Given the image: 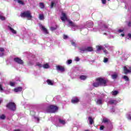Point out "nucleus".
Masks as SVG:
<instances>
[{"label":"nucleus","instance_id":"13d9d810","mask_svg":"<svg viewBox=\"0 0 131 131\" xmlns=\"http://www.w3.org/2000/svg\"><path fill=\"white\" fill-rule=\"evenodd\" d=\"M1 103H2V101H0V104H1Z\"/></svg>","mask_w":131,"mask_h":131},{"label":"nucleus","instance_id":"5fc2aeb1","mask_svg":"<svg viewBox=\"0 0 131 131\" xmlns=\"http://www.w3.org/2000/svg\"><path fill=\"white\" fill-rule=\"evenodd\" d=\"M101 1L103 5H105V4H106V0H101Z\"/></svg>","mask_w":131,"mask_h":131},{"label":"nucleus","instance_id":"1a4fd4ad","mask_svg":"<svg viewBox=\"0 0 131 131\" xmlns=\"http://www.w3.org/2000/svg\"><path fill=\"white\" fill-rule=\"evenodd\" d=\"M123 71H124V74H127V73H130L131 67H128V66L124 67Z\"/></svg>","mask_w":131,"mask_h":131},{"label":"nucleus","instance_id":"cd10ccee","mask_svg":"<svg viewBox=\"0 0 131 131\" xmlns=\"http://www.w3.org/2000/svg\"><path fill=\"white\" fill-rule=\"evenodd\" d=\"M39 20H43L45 19V17L43 16V14H39Z\"/></svg>","mask_w":131,"mask_h":131},{"label":"nucleus","instance_id":"4d7b16f0","mask_svg":"<svg viewBox=\"0 0 131 131\" xmlns=\"http://www.w3.org/2000/svg\"><path fill=\"white\" fill-rule=\"evenodd\" d=\"M115 111V110H113L112 111L113 112H114Z\"/></svg>","mask_w":131,"mask_h":131},{"label":"nucleus","instance_id":"de8ad7c7","mask_svg":"<svg viewBox=\"0 0 131 131\" xmlns=\"http://www.w3.org/2000/svg\"><path fill=\"white\" fill-rule=\"evenodd\" d=\"M30 114H31V115H32L33 116H34V114H35V112L32 111L30 112Z\"/></svg>","mask_w":131,"mask_h":131},{"label":"nucleus","instance_id":"39448f33","mask_svg":"<svg viewBox=\"0 0 131 131\" xmlns=\"http://www.w3.org/2000/svg\"><path fill=\"white\" fill-rule=\"evenodd\" d=\"M7 107L12 111H15V110H16V104H15L14 102H10L7 105Z\"/></svg>","mask_w":131,"mask_h":131},{"label":"nucleus","instance_id":"dca6fc26","mask_svg":"<svg viewBox=\"0 0 131 131\" xmlns=\"http://www.w3.org/2000/svg\"><path fill=\"white\" fill-rule=\"evenodd\" d=\"M57 70H58V71H61V72H64V71H65V69H64V68L60 66L57 67Z\"/></svg>","mask_w":131,"mask_h":131},{"label":"nucleus","instance_id":"c03bdc74","mask_svg":"<svg viewBox=\"0 0 131 131\" xmlns=\"http://www.w3.org/2000/svg\"><path fill=\"white\" fill-rule=\"evenodd\" d=\"M103 62H104V63H107V62H108V58H104Z\"/></svg>","mask_w":131,"mask_h":131},{"label":"nucleus","instance_id":"2f4dec72","mask_svg":"<svg viewBox=\"0 0 131 131\" xmlns=\"http://www.w3.org/2000/svg\"><path fill=\"white\" fill-rule=\"evenodd\" d=\"M51 31H54V30H56L57 29V26H55L54 27H52L50 28Z\"/></svg>","mask_w":131,"mask_h":131},{"label":"nucleus","instance_id":"8fccbe9b","mask_svg":"<svg viewBox=\"0 0 131 131\" xmlns=\"http://www.w3.org/2000/svg\"><path fill=\"white\" fill-rule=\"evenodd\" d=\"M34 118H35V119L36 120H37V121H39V118H37V117H36L35 116H34Z\"/></svg>","mask_w":131,"mask_h":131},{"label":"nucleus","instance_id":"4468645a","mask_svg":"<svg viewBox=\"0 0 131 131\" xmlns=\"http://www.w3.org/2000/svg\"><path fill=\"white\" fill-rule=\"evenodd\" d=\"M8 29L10 30L11 32H12V33H13V34H17V31L14 30V29H13L12 27L10 26H8Z\"/></svg>","mask_w":131,"mask_h":131},{"label":"nucleus","instance_id":"79ce46f5","mask_svg":"<svg viewBox=\"0 0 131 131\" xmlns=\"http://www.w3.org/2000/svg\"><path fill=\"white\" fill-rule=\"evenodd\" d=\"M17 2L18 3V4H20V5L24 4L23 2H22V1H21V0H18Z\"/></svg>","mask_w":131,"mask_h":131},{"label":"nucleus","instance_id":"864d4df0","mask_svg":"<svg viewBox=\"0 0 131 131\" xmlns=\"http://www.w3.org/2000/svg\"><path fill=\"white\" fill-rule=\"evenodd\" d=\"M127 35H128V39H131V34L128 33Z\"/></svg>","mask_w":131,"mask_h":131},{"label":"nucleus","instance_id":"c756f323","mask_svg":"<svg viewBox=\"0 0 131 131\" xmlns=\"http://www.w3.org/2000/svg\"><path fill=\"white\" fill-rule=\"evenodd\" d=\"M5 51V49H4V48H0V52H1V53H2L1 54H0V56H3L4 55V52Z\"/></svg>","mask_w":131,"mask_h":131},{"label":"nucleus","instance_id":"393cba45","mask_svg":"<svg viewBox=\"0 0 131 131\" xmlns=\"http://www.w3.org/2000/svg\"><path fill=\"white\" fill-rule=\"evenodd\" d=\"M93 51V47H86V52H92Z\"/></svg>","mask_w":131,"mask_h":131},{"label":"nucleus","instance_id":"c85d7f7f","mask_svg":"<svg viewBox=\"0 0 131 131\" xmlns=\"http://www.w3.org/2000/svg\"><path fill=\"white\" fill-rule=\"evenodd\" d=\"M43 67L45 69H48V68H50V66L49 65V64L46 63L43 66Z\"/></svg>","mask_w":131,"mask_h":131},{"label":"nucleus","instance_id":"603ef678","mask_svg":"<svg viewBox=\"0 0 131 131\" xmlns=\"http://www.w3.org/2000/svg\"><path fill=\"white\" fill-rule=\"evenodd\" d=\"M104 126H101L99 129L100 130H103V129H104Z\"/></svg>","mask_w":131,"mask_h":131},{"label":"nucleus","instance_id":"bf43d9fd","mask_svg":"<svg viewBox=\"0 0 131 131\" xmlns=\"http://www.w3.org/2000/svg\"><path fill=\"white\" fill-rule=\"evenodd\" d=\"M106 33H104V34H106Z\"/></svg>","mask_w":131,"mask_h":131},{"label":"nucleus","instance_id":"a19ab883","mask_svg":"<svg viewBox=\"0 0 131 131\" xmlns=\"http://www.w3.org/2000/svg\"><path fill=\"white\" fill-rule=\"evenodd\" d=\"M80 60V59H79V57H76L75 58V61H76V62H78V61H79Z\"/></svg>","mask_w":131,"mask_h":131},{"label":"nucleus","instance_id":"4be33fe9","mask_svg":"<svg viewBox=\"0 0 131 131\" xmlns=\"http://www.w3.org/2000/svg\"><path fill=\"white\" fill-rule=\"evenodd\" d=\"M109 104H111V105H114L115 104H117L116 100H110L109 101Z\"/></svg>","mask_w":131,"mask_h":131},{"label":"nucleus","instance_id":"f8f14e48","mask_svg":"<svg viewBox=\"0 0 131 131\" xmlns=\"http://www.w3.org/2000/svg\"><path fill=\"white\" fill-rule=\"evenodd\" d=\"M39 27L42 29L44 33H45L46 34H48V33H49V32L48 31V30H47V28L43 26L42 25H39Z\"/></svg>","mask_w":131,"mask_h":131},{"label":"nucleus","instance_id":"412c9836","mask_svg":"<svg viewBox=\"0 0 131 131\" xmlns=\"http://www.w3.org/2000/svg\"><path fill=\"white\" fill-rule=\"evenodd\" d=\"M117 76H118V74L116 73H115L113 75H112V78L113 79H116L117 78Z\"/></svg>","mask_w":131,"mask_h":131},{"label":"nucleus","instance_id":"58836bf2","mask_svg":"<svg viewBox=\"0 0 131 131\" xmlns=\"http://www.w3.org/2000/svg\"><path fill=\"white\" fill-rule=\"evenodd\" d=\"M54 5H55V3H54V2H51V6H50V8H51V9H52V8H53Z\"/></svg>","mask_w":131,"mask_h":131},{"label":"nucleus","instance_id":"423d86ee","mask_svg":"<svg viewBox=\"0 0 131 131\" xmlns=\"http://www.w3.org/2000/svg\"><path fill=\"white\" fill-rule=\"evenodd\" d=\"M100 27H101L100 26H98V27L94 29V31H103L104 30H108V28L107 27V26H105V25L102 26L101 29H100Z\"/></svg>","mask_w":131,"mask_h":131},{"label":"nucleus","instance_id":"2eb2a0df","mask_svg":"<svg viewBox=\"0 0 131 131\" xmlns=\"http://www.w3.org/2000/svg\"><path fill=\"white\" fill-rule=\"evenodd\" d=\"M86 26L88 27L89 28H91L94 26V23L92 21H88L86 23Z\"/></svg>","mask_w":131,"mask_h":131},{"label":"nucleus","instance_id":"5701e85b","mask_svg":"<svg viewBox=\"0 0 131 131\" xmlns=\"http://www.w3.org/2000/svg\"><path fill=\"white\" fill-rule=\"evenodd\" d=\"M126 117L129 120H131V112L127 113V114L126 115Z\"/></svg>","mask_w":131,"mask_h":131},{"label":"nucleus","instance_id":"052dcab7","mask_svg":"<svg viewBox=\"0 0 131 131\" xmlns=\"http://www.w3.org/2000/svg\"><path fill=\"white\" fill-rule=\"evenodd\" d=\"M112 127H113L112 125H111Z\"/></svg>","mask_w":131,"mask_h":131},{"label":"nucleus","instance_id":"9b49d317","mask_svg":"<svg viewBox=\"0 0 131 131\" xmlns=\"http://www.w3.org/2000/svg\"><path fill=\"white\" fill-rule=\"evenodd\" d=\"M14 62H16V63H17L18 64H23V60H22L21 59H20L18 57H16L14 58Z\"/></svg>","mask_w":131,"mask_h":131},{"label":"nucleus","instance_id":"0eeeda50","mask_svg":"<svg viewBox=\"0 0 131 131\" xmlns=\"http://www.w3.org/2000/svg\"><path fill=\"white\" fill-rule=\"evenodd\" d=\"M95 102L97 105H102L104 103V98H103V95L100 98H98L96 99Z\"/></svg>","mask_w":131,"mask_h":131},{"label":"nucleus","instance_id":"a878e982","mask_svg":"<svg viewBox=\"0 0 131 131\" xmlns=\"http://www.w3.org/2000/svg\"><path fill=\"white\" fill-rule=\"evenodd\" d=\"M0 20H2V21L6 20V17L3 16V13L0 14Z\"/></svg>","mask_w":131,"mask_h":131},{"label":"nucleus","instance_id":"20e7f679","mask_svg":"<svg viewBox=\"0 0 131 131\" xmlns=\"http://www.w3.org/2000/svg\"><path fill=\"white\" fill-rule=\"evenodd\" d=\"M58 111V107L56 105H50L47 109V112L50 113H55Z\"/></svg>","mask_w":131,"mask_h":131},{"label":"nucleus","instance_id":"473e14b6","mask_svg":"<svg viewBox=\"0 0 131 131\" xmlns=\"http://www.w3.org/2000/svg\"><path fill=\"white\" fill-rule=\"evenodd\" d=\"M9 83L11 86H14L15 84H16V82L12 81H10Z\"/></svg>","mask_w":131,"mask_h":131},{"label":"nucleus","instance_id":"a18cd8bd","mask_svg":"<svg viewBox=\"0 0 131 131\" xmlns=\"http://www.w3.org/2000/svg\"><path fill=\"white\" fill-rule=\"evenodd\" d=\"M103 53H104L105 55H108L109 54V52L107 50H103Z\"/></svg>","mask_w":131,"mask_h":131},{"label":"nucleus","instance_id":"7ed1b4c3","mask_svg":"<svg viewBox=\"0 0 131 131\" xmlns=\"http://www.w3.org/2000/svg\"><path fill=\"white\" fill-rule=\"evenodd\" d=\"M20 17L24 18H27L29 20H30L32 18V15H31V12L30 11H25L20 14Z\"/></svg>","mask_w":131,"mask_h":131},{"label":"nucleus","instance_id":"7c9ffc66","mask_svg":"<svg viewBox=\"0 0 131 131\" xmlns=\"http://www.w3.org/2000/svg\"><path fill=\"white\" fill-rule=\"evenodd\" d=\"M39 7L41 9H43V8H45V4H43V3H39Z\"/></svg>","mask_w":131,"mask_h":131},{"label":"nucleus","instance_id":"f3484780","mask_svg":"<svg viewBox=\"0 0 131 131\" xmlns=\"http://www.w3.org/2000/svg\"><path fill=\"white\" fill-rule=\"evenodd\" d=\"M22 87H17L14 89L15 93H19V92H22Z\"/></svg>","mask_w":131,"mask_h":131},{"label":"nucleus","instance_id":"3c124183","mask_svg":"<svg viewBox=\"0 0 131 131\" xmlns=\"http://www.w3.org/2000/svg\"><path fill=\"white\" fill-rule=\"evenodd\" d=\"M67 38H68V36L66 35H63V39H66Z\"/></svg>","mask_w":131,"mask_h":131},{"label":"nucleus","instance_id":"b1692460","mask_svg":"<svg viewBox=\"0 0 131 131\" xmlns=\"http://www.w3.org/2000/svg\"><path fill=\"white\" fill-rule=\"evenodd\" d=\"M88 119L89 121L90 124H93V122H94V119H93V118H92V117H89L88 118Z\"/></svg>","mask_w":131,"mask_h":131},{"label":"nucleus","instance_id":"bb28decb","mask_svg":"<svg viewBox=\"0 0 131 131\" xmlns=\"http://www.w3.org/2000/svg\"><path fill=\"white\" fill-rule=\"evenodd\" d=\"M111 94L113 96H116L118 94V91H113L112 92Z\"/></svg>","mask_w":131,"mask_h":131},{"label":"nucleus","instance_id":"a211bd4d","mask_svg":"<svg viewBox=\"0 0 131 131\" xmlns=\"http://www.w3.org/2000/svg\"><path fill=\"white\" fill-rule=\"evenodd\" d=\"M79 51L80 53H84V52H86V47L80 48Z\"/></svg>","mask_w":131,"mask_h":131},{"label":"nucleus","instance_id":"f704fd0d","mask_svg":"<svg viewBox=\"0 0 131 131\" xmlns=\"http://www.w3.org/2000/svg\"><path fill=\"white\" fill-rule=\"evenodd\" d=\"M71 63H72V60H71V59H69L67 61V64L68 65H70V64H71Z\"/></svg>","mask_w":131,"mask_h":131},{"label":"nucleus","instance_id":"6e6d98bb","mask_svg":"<svg viewBox=\"0 0 131 131\" xmlns=\"http://www.w3.org/2000/svg\"><path fill=\"white\" fill-rule=\"evenodd\" d=\"M121 36H122V37H123V36H124V33L121 34Z\"/></svg>","mask_w":131,"mask_h":131},{"label":"nucleus","instance_id":"ddd939ff","mask_svg":"<svg viewBox=\"0 0 131 131\" xmlns=\"http://www.w3.org/2000/svg\"><path fill=\"white\" fill-rule=\"evenodd\" d=\"M79 102V99L77 97H74L72 99V103L73 104H76V103H78Z\"/></svg>","mask_w":131,"mask_h":131},{"label":"nucleus","instance_id":"9d476101","mask_svg":"<svg viewBox=\"0 0 131 131\" xmlns=\"http://www.w3.org/2000/svg\"><path fill=\"white\" fill-rule=\"evenodd\" d=\"M96 48L97 53H100V51H102V50H104V47L102 45H97L96 46Z\"/></svg>","mask_w":131,"mask_h":131},{"label":"nucleus","instance_id":"ea45409f","mask_svg":"<svg viewBox=\"0 0 131 131\" xmlns=\"http://www.w3.org/2000/svg\"><path fill=\"white\" fill-rule=\"evenodd\" d=\"M0 92L1 93H3L4 92V89H3V87L2 86V84H0Z\"/></svg>","mask_w":131,"mask_h":131},{"label":"nucleus","instance_id":"6ab92c4d","mask_svg":"<svg viewBox=\"0 0 131 131\" xmlns=\"http://www.w3.org/2000/svg\"><path fill=\"white\" fill-rule=\"evenodd\" d=\"M47 82L49 85H53L54 84V81H52L50 79H48Z\"/></svg>","mask_w":131,"mask_h":131},{"label":"nucleus","instance_id":"6e6552de","mask_svg":"<svg viewBox=\"0 0 131 131\" xmlns=\"http://www.w3.org/2000/svg\"><path fill=\"white\" fill-rule=\"evenodd\" d=\"M59 124H56V126H63V125H65L66 124V121L65 120L59 118L58 119Z\"/></svg>","mask_w":131,"mask_h":131},{"label":"nucleus","instance_id":"aec40b11","mask_svg":"<svg viewBox=\"0 0 131 131\" xmlns=\"http://www.w3.org/2000/svg\"><path fill=\"white\" fill-rule=\"evenodd\" d=\"M88 78V77L86 75H81L80 76V79L81 80H85Z\"/></svg>","mask_w":131,"mask_h":131},{"label":"nucleus","instance_id":"f257e3e1","mask_svg":"<svg viewBox=\"0 0 131 131\" xmlns=\"http://www.w3.org/2000/svg\"><path fill=\"white\" fill-rule=\"evenodd\" d=\"M61 20L62 22H66L67 21L69 23V25L70 26H72V30H75V29H77L79 28V27H78L77 25H75V24L73 23L71 20H70L68 17H67V15H66V13L64 12L61 13V16L60 17Z\"/></svg>","mask_w":131,"mask_h":131},{"label":"nucleus","instance_id":"72a5a7b5","mask_svg":"<svg viewBox=\"0 0 131 131\" xmlns=\"http://www.w3.org/2000/svg\"><path fill=\"white\" fill-rule=\"evenodd\" d=\"M71 42L72 46H73L74 47H76V44H75V41H74L73 40H71Z\"/></svg>","mask_w":131,"mask_h":131},{"label":"nucleus","instance_id":"f03ea898","mask_svg":"<svg viewBox=\"0 0 131 131\" xmlns=\"http://www.w3.org/2000/svg\"><path fill=\"white\" fill-rule=\"evenodd\" d=\"M106 83H107V80L102 78H99L97 79L96 82L93 83V86H95V88H98L99 85H103L105 86Z\"/></svg>","mask_w":131,"mask_h":131},{"label":"nucleus","instance_id":"4c0bfd02","mask_svg":"<svg viewBox=\"0 0 131 131\" xmlns=\"http://www.w3.org/2000/svg\"><path fill=\"white\" fill-rule=\"evenodd\" d=\"M109 120L107 118H103V122H104V123H106V122H108Z\"/></svg>","mask_w":131,"mask_h":131},{"label":"nucleus","instance_id":"e433bc0d","mask_svg":"<svg viewBox=\"0 0 131 131\" xmlns=\"http://www.w3.org/2000/svg\"><path fill=\"white\" fill-rule=\"evenodd\" d=\"M6 119V116L5 115H2L1 116H0V119Z\"/></svg>","mask_w":131,"mask_h":131},{"label":"nucleus","instance_id":"49530a36","mask_svg":"<svg viewBox=\"0 0 131 131\" xmlns=\"http://www.w3.org/2000/svg\"><path fill=\"white\" fill-rule=\"evenodd\" d=\"M116 103H119V102H120V101H121V99H120V98H118L116 100Z\"/></svg>","mask_w":131,"mask_h":131},{"label":"nucleus","instance_id":"09e8293b","mask_svg":"<svg viewBox=\"0 0 131 131\" xmlns=\"http://www.w3.org/2000/svg\"><path fill=\"white\" fill-rule=\"evenodd\" d=\"M118 32H119V33H121V32H123V30H121V29L118 30Z\"/></svg>","mask_w":131,"mask_h":131},{"label":"nucleus","instance_id":"c9c22d12","mask_svg":"<svg viewBox=\"0 0 131 131\" xmlns=\"http://www.w3.org/2000/svg\"><path fill=\"white\" fill-rule=\"evenodd\" d=\"M123 79H124L126 81H128V80H129V79H128V77L126 76H124L123 77Z\"/></svg>","mask_w":131,"mask_h":131},{"label":"nucleus","instance_id":"37998d69","mask_svg":"<svg viewBox=\"0 0 131 131\" xmlns=\"http://www.w3.org/2000/svg\"><path fill=\"white\" fill-rule=\"evenodd\" d=\"M36 66H38V67H41L42 66L41 64H40V63L39 62H37L36 64Z\"/></svg>","mask_w":131,"mask_h":131}]
</instances>
